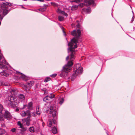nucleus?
I'll return each mask as SVG.
<instances>
[{
	"mask_svg": "<svg viewBox=\"0 0 135 135\" xmlns=\"http://www.w3.org/2000/svg\"><path fill=\"white\" fill-rule=\"evenodd\" d=\"M52 132L54 134H55L57 132V130L56 128L55 127V126L53 127L52 130Z\"/></svg>",
	"mask_w": 135,
	"mask_h": 135,
	"instance_id": "obj_20",
	"label": "nucleus"
},
{
	"mask_svg": "<svg viewBox=\"0 0 135 135\" xmlns=\"http://www.w3.org/2000/svg\"><path fill=\"white\" fill-rule=\"evenodd\" d=\"M17 124L21 128H23V124L20 121H19L17 122Z\"/></svg>",
	"mask_w": 135,
	"mask_h": 135,
	"instance_id": "obj_24",
	"label": "nucleus"
},
{
	"mask_svg": "<svg viewBox=\"0 0 135 135\" xmlns=\"http://www.w3.org/2000/svg\"><path fill=\"white\" fill-rule=\"evenodd\" d=\"M79 7L78 5L76 6V5H75L73 6L72 7H71V9L72 10H75L77 9L78 7Z\"/></svg>",
	"mask_w": 135,
	"mask_h": 135,
	"instance_id": "obj_25",
	"label": "nucleus"
},
{
	"mask_svg": "<svg viewBox=\"0 0 135 135\" xmlns=\"http://www.w3.org/2000/svg\"><path fill=\"white\" fill-rule=\"evenodd\" d=\"M57 12L58 13L63 15H65L66 16H68V14L64 12V11H61L59 8L57 10Z\"/></svg>",
	"mask_w": 135,
	"mask_h": 135,
	"instance_id": "obj_13",
	"label": "nucleus"
},
{
	"mask_svg": "<svg viewBox=\"0 0 135 135\" xmlns=\"http://www.w3.org/2000/svg\"><path fill=\"white\" fill-rule=\"evenodd\" d=\"M91 12V9L90 8H88L86 10V13H90Z\"/></svg>",
	"mask_w": 135,
	"mask_h": 135,
	"instance_id": "obj_26",
	"label": "nucleus"
},
{
	"mask_svg": "<svg viewBox=\"0 0 135 135\" xmlns=\"http://www.w3.org/2000/svg\"><path fill=\"white\" fill-rule=\"evenodd\" d=\"M27 108L30 110H32L33 109L32 103L31 102H30L28 103L27 105Z\"/></svg>",
	"mask_w": 135,
	"mask_h": 135,
	"instance_id": "obj_15",
	"label": "nucleus"
},
{
	"mask_svg": "<svg viewBox=\"0 0 135 135\" xmlns=\"http://www.w3.org/2000/svg\"><path fill=\"white\" fill-rule=\"evenodd\" d=\"M11 4L8 2L2 3L1 4V7L2 9H0V20H2L3 17L10 10L8 8Z\"/></svg>",
	"mask_w": 135,
	"mask_h": 135,
	"instance_id": "obj_3",
	"label": "nucleus"
},
{
	"mask_svg": "<svg viewBox=\"0 0 135 135\" xmlns=\"http://www.w3.org/2000/svg\"><path fill=\"white\" fill-rule=\"evenodd\" d=\"M36 113V114L38 115H40L41 113V111L39 106H37V107Z\"/></svg>",
	"mask_w": 135,
	"mask_h": 135,
	"instance_id": "obj_14",
	"label": "nucleus"
},
{
	"mask_svg": "<svg viewBox=\"0 0 135 135\" xmlns=\"http://www.w3.org/2000/svg\"><path fill=\"white\" fill-rule=\"evenodd\" d=\"M4 64H8L5 60H3V62L0 61V74L2 75H3L6 76H8V74L4 72L5 70L8 69L7 67Z\"/></svg>",
	"mask_w": 135,
	"mask_h": 135,
	"instance_id": "obj_4",
	"label": "nucleus"
},
{
	"mask_svg": "<svg viewBox=\"0 0 135 135\" xmlns=\"http://www.w3.org/2000/svg\"><path fill=\"white\" fill-rule=\"evenodd\" d=\"M43 100L46 102L49 103H51L52 101V100L50 99L47 96H46L44 98Z\"/></svg>",
	"mask_w": 135,
	"mask_h": 135,
	"instance_id": "obj_12",
	"label": "nucleus"
},
{
	"mask_svg": "<svg viewBox=\"0 0 135 135\" xmlns=\"http://www.w3.org/2000/svg\"><path fill=\"white\" fill-rule=\"evenodd\" d=\"M91 4L94 6L96 5L94 3V2L93 0H84V2L82 3L79 4L78 6L80 7H82L84 6H88Z\"/></svg>",
	"mask_w": 135,
	"mask_h": 135,
	"instance_id": "obj_8",
	"label": "nucleus"
},
{
	"mask_svg": "<svg viewBox=\"0 0 135 135\" xmlns=\"http://www.w3.org/2000/svg\"><path fill=\"white\" fill-rule=\"evenodd\" d=\"M34 84V82L33 81H31L30 82L28 83V86L31 87Z\"/></svg>",
	"mask_w": 135,
	"mask_h": 135,
	"instance_id": "obj_23",
	"label": "nucleus"
},
{
	"mask_svg": "<svg viewBox=\"0 0 135 135\" xmlns=\"http://www.w3.org/2000/svg\"><path fill=\"white\" fill-rule=\"evenodd\" d=\"M16 129L15 128H13L11 130V131H12V132H14L16 131Z\"/></svg>",
	"mask_w": 135,
	"mask_h": 135,
	"instance_id": "obj_36",
	"label": "nucleus"
},
{
	"mask_svg": "<svg viewBox=\"0 0 135 135\" xmlns=\"http://www.w3.org/2000/svg\"><path fill=\"white\" fill-rule=\"evenodd\" d=\"M2 58H1L0 60V61L1 60V59L2 60V62H3V60H5L4 57H3V55H2Z\"/></svg>",
	"mask_w": 135,
	"mask_h": 135,
	"instance_id": "obj_41",
	"label": "nucleus"
},
{
	"mask_svg": "<svg viewBox=\"0 0 135 135\" xmlns=\"http://www.w3.org/2000/svg\"><path fill=\"white\" fill-rule=\"evenodd\" d=\"M56 74H52L50 75L52 77V78H54L55 77V76H56Z\"/></svg>",
	"mask_w": 135,
	"mask_h": 135,
	"instance_id": "obj_35",
	"label": "nucleus"
},
{
	"mask_svg": "<svg viewBox=\"0 0 135 135\" xmlns=\"http://www.w3.org/2000/svg\"><path fill=\"white\" fill-rule=\"evenodd\" d=\"M16 110L17 111H19V109H16Z\"/></svg>",
	"mask_w": 135,
	"mask_h": 135,
	"instance_id": "obj_45",
	"label": "nucleus"
},
{
	"mask_svg": "<svg viewBox=\"0 0 135 135\" xmlns=\"http://www.w3.org/2000/svg\"><path fill=\"white\" fill-rule=\"evenodd\" d=\"M84 10V9H82V11H83Z\"/></svg>",
	"mask_w": 135,
	"mask_h": 135,
	"instance_id": "obj_46",
	"label": "nucleus"
},
{
	"mask_svg": "<svg viewBox=\"0 0 135 135\" xmlns=\"http://www.w3.org/2000/svg\"><path fill=\"white\" fill-rule=\"evenodd\" d=\"M47 96L50 99L52 100V101L53 100V99L55 97V95L54 94H52V93L49 94Z\"/></svg>",
	"mask_w": 135,
	"mask_h": 135,
	"instance_id": "obj_18",
	"label": "nucleus"
},
{
	"mask_svg": "<svg viewBox=\"0 0 135 135\" xmlns=\"http://www.w3.org/2000/svg\"><path fill=\"white\" fill-rule=\"evenodd\" d=\"M17 98L15 96H10L8 98V105L14 108L17 107V103L16 101L17 100Z\"/></svg>",
	"mask_w": 135,
	"mask_h": 135,
	"instance_id": "obj_6",
	"label": "nucleus"
},
{
	"mask_svg": "<svg viewBox=\"0 0 135 135\" xmlns=\"http://www.w3.org/2000/svg\"><path fill=\"white\" fill-rule=\"evenodd\" d=\"M64 101V100L63 99V98L61 99L60 100L59 102V104L61 105L62 104Z\"/></svg>",
	"mask_w": 135,
	"mask_h": 135,
	"instance_id": "obj_31",
	"label": "nucleus"
},
{
	"mask_svg": "<svg viewBox=\"0 0 135 135\" xmlns=\"http://www.w3.org/2000/svg\"><path fill=\"white\" fill-rule=\"evenodd\" d=\"M18 73L19 74H20L21 75V77L22 79L25 80H27V77L25 75L22 74V73H20V72H18Z\"/></svg>",
	"mask_w": 135,
	"mask_h": 135,
	"instance_id": "obj_17",
	"label": "nucleus"
},
{
	"mask_svg": "<svg viewBox=\"0 0 135 135\" xmlns=\"http://www.w3.org/2000/svg\"><path fill=\"white\" fill-rule=\"evenodd\" d=\"M61 28H62V30L63 32L64 33V35L65 36L66 35V34H65V32L64 31V28H63V27H62Z\"/></svg>",
	"mask_w": 135,
	"mask_h": 135,
	"instance_id": "obj_37",
	"label": "nucleus"
},
{
	"mask_svg": "<svg viewBox=\"0 0 135 135\" xmlns=\"http://www.w3.org/2000/svg\"><path fill=\"white\" fill-rule=\"evenodd\" d=\"M27 112H30V111H29L28 110L26 111V112L23 111L21 112L20 114L22 117H25L27 115Z\"/></svg>",
	"mask_w": 135,
	"mask_h": 135,
	"instance_id": "obj_16",
	"label": "nucleus"
},
{
	"mask_svg": "<svg viewBox=\"0 0 135 135\" xmlns=\"http://www.w3.org/2000/svg\"><path fill=\"white\" fill-rule=\"evenodd\" d=\"M5 133V131L3 129L0 128V135H2L4 134Z\"/></svg>",
	"mask_w": 135,
	"mask_h": 135,
	"instance_id": "obj_22",
	"label": "nucleus"
},
{
	"mask_svg": "<svg viewBox=\"0 0 135 135\" xmlns=\"http://www.w3.org/2000/svg\"><path fill=\"white\" fill-rule=\"evenodd\" d=\"M108 134V135H109V134Z\"/></svg>",
	"mask_w": 135,
	"mask_h": 135,
	"instance_id": "obj_48",
	"label": "nucleus"
},
{
	"mask_svg": "<svg viewBox=\"0 0 135 135\" xmlns=\"http://www.w3.org/2000/svg\"><path fill=\"white\" fill-rule=\"evenodd\" d=\"M71 34L75 36L76 38H78L81 35V31L80 30H78L77 31L75 30H73L71 32Z\"/></svg>",
	"mask_w": 135,
	"mask_h": 135,
	"instance_id": "obj_10",
	"label": "nucleus"
},
{
	"mask_svg": "<svg viewBox=\"0 0 135 135\" xmlns=\"http://www.w3.org/2000/svg\"><path fill=\"white\" fill-rule=\"evenodd\" d=\"M132 12H133V15H134V13H133V11H132Z\"/></svg>",
	"mask_w": 135,
	"mask_h": 135,
	"instance_id": "obj_47",
	"label": "nucleus"
},
{
	"mask_svg": "<svg viewBox=\"0 0 135 135\" xmlns=\"http://www.w3.org/2000/svg\"><path fill=\"white\" fill-rule=\"evenodd\" d=\"M76 70L73 75L71 76L72 78H74L78 74H81L83 71V68L80 67V65L79 64H78L76 65Z\"/></svg>",
	"mask_w": 135,
	"mask_h": 135,
	"instance_id": "obj_7",
	"label": "nucleus"
},
{
	"mask_svg": "<svg viewBox=\"0 0 135 135\" xmlns=\"http://www.w3.org/2000/svg\"><path fill=\"white\" fill-rule=\"evenodd\" d=\"M23 107H21L20 108L21 109H24L25 108L27 107V105L26 104H23Z\"/></svg>",
	"mask_w": 135,
	"mask_h": 135,
	"instance_id": "obj_32",
	"label": "nucleus"
},
{
	"mask_svg": "<svg viewBox=\"0 0 135 135\" xmlns=\"http://www.w3.org/2000/svg\"><path fill=\"white\" fill-rule=\"evenodd\" d=\"M5 86H8L9 85V84H4Z\"/></svg>",
	"mask_w": 135,
	"mask_h": 135,
	"instance_id": "obj_42",
	"label": "nucleus"
},
{
	"mask_svg": "<svg viewBox=\"0 0 135 135\" xmlns=\"http://www.w3.org/2000/svg\"><path fill=\"white\" fill-rule=\"evenodd\" d=\"M36 113H33L32 114V115L34 117H35L36 115Z\"/></svg>",
	"mask_w": 135,
	"mask_h": 135,
	"instance_id": "obj_39",
	"label": "nucleus"
},
{
	"mask_svg": "<svg viewBox=\"0 0 135 135\" xmlns=\"http://www.w3.org/2000/svg\"><path fill=\"white\" fill-rule=\"evenodd\" d=\"M44 122H43L42 123V125L43 126V127L44 126Z\"/></svg>",
	"mask_w": 135,
	"mask_h": 135,
	"instance_id": "obj_44",
	"label": "nucleus"
},
{
	"mask_svg": "<svg viewBox=\"0 0 135 135\" xmlns=\"http://www.w3.org/2000/svg\"><path fill=\"white\" fill-rule=\"evenodd\" d=\"M50 112L51 114H52L54 119L52 120L51 119H49V121L47 123V125L49 127H51L55 125L56 123L55 119H56L57 114L56 111L55 109V107L54 105L50 107Z\"/></svg>",
	"mask_w": 135,
	"mask_h": 135,
	"instance_id": "obj_2",
	"label": "nucleus"
},
{
	"mask_svg": "<svg viewBox=\"0 0 135 135\" xmlns=\"http://www.w3.org/2000/svg\"><path fill=\"white\" fill-rule=\"evenodd\" d=\"M29 131L31 133H34L35 131L34 128L33 126L30 127L29 128Z\"/></svg>",
	"mask_w": 135,
	"mask_h": 135,
	"instance_id": "obj_19",
	"label": "nucleus"
},
{
	"mask_svg": "<svg viewBox=\"0 0 135 135\" xmlns=\"http://www.w3.org/2000/svg\"><path fill=\"white\" fill-rule=\"evenodd\" d=\"M82 0H71L69 1L71 2H75L76 3H79L82 2Z\"/></svg>",
	"mask_w": 135,
	"mask_h": 135,
	"instance_id": "obj_21",
	"label": "nucleus"
},
{
	"mask_svg": "<svg viewBox=\"0 0 135 135\" xmlns=\"http://www.w3.org/2000/svg\"><path fill=\"white\" fill-rule=\"evenodd\" d=\"M79 21H77L76 22L78 23V24H77V25H76V27L77 28H79L80 27V25L78 23L79 22Z\"/></svg>",
	"mask_w": 135,
	"mask_h": 135,
	"instance_id": "obj_33",
	"label": "nucleus"
},
{
	"mask_svg": "<svg viewBox=\"0 0 135 135\" xmlns=\"http://www.w3.org/2000/svg\"><path fill=\"white\" fill-rule=\"evenodd\" d=\"M78 40L74 38H73L71 41L68 44L69 46L68 49V52L69 54L66 58V60H70L68 62L66 65L63 67L60 76L61 77L65 78L66 76L67 73L70 71L71 70V66L73 64V61L74 59L75 53V49L77 47L76 44L78 43Z\"/></svg>",
	"mask_w": 135,
	"mask_h": 135,
	"instance_id": "obj_1",
	"label": "nucleus"
},
{
	"mask_svg": "<svg viewBox=\"0 0 135 135\" xmlns=\"http://www.w3.org/2000/svg\"><path fill=\"white\" fill-rule=\"evenodd\" d=\"M46 9L45 8H42L39 9L38 10L39 11L41 12H44L45 11Z\"/></svg>",
	"mask_w": 135,
	"mask_h": 135,
	"instance_id": "obj_30",
	"label": "nucleus"
},
{
	"mask_svg": "<svg viewBox=\"0 0 135 135\" xmlns=\"http://www.w3.org/2000/svg\"><path fill=\"white\" fill-rule=\"evenodd\" d=\"M134 17L133 16V17H132V18L131 21V23H132L133 22L134 20Z\"/></svg>",
	"mask_w": 135,
	"mask_h": 135,
	"instance_id": "obj_38",
	"label": "nucleus"
},
{
	"mask_svg": "<svg viewBox=\"0 0 135 135\" xmlns=\"http://www.w3.org/2000/svg\"><path fill=\"white\" fill-rule=\"evenodd\" d=\"M51 3L54 6H56V4L55 3L51 2Z\"/></svg>",
	"mask_w": 135,
	"mask_h": 135,
	"instance_id": "obj_40",
	"label": "nucleus"
},
{
	"mask_svg": "<svg viewBox=\"0 0 135 135\" xmlns=\"http://www.w3.org/2000/svg\"><path fill=\"white\" fill-rule=\"evenodd\" d=\"M59 20L60 21H62L64 20V17L61 16H59L58 17Z\"/></svg>",
	"mask_w": 135,
	"mask_h": 135,
	"instance_id": "obj_29",
	"label": "nucleus"
},
{
	"mask_svg": "<svg viewBox=\"0 0 135 135\" xmlns=\"http://www.w3.org/2000/svg\"><path fill=\"white\" fill-rule=\"evenodd\" d=\"M10 92L13 95H15V90L14 89H11Z\"/></svg>",
	"mask_w": 135,
	"mask_h": 135,
	"instance_id": "obj_27",
	"label": "nucleus"
},
{
	"mask_svg": "<svg viewBox=\"0 0 135 135\" xmlns=\"http://www.w3.org/2000/svg\"><path fill=\"white\" fill-rule=\"evenodd\" d=\"M27 115L28 117L26 118L23 119L22 120V121L23 123L26 122V124L28 126L30 125V121L31 119L30 118L31 117V114L30 112H27Z\"/></svg>",
	"mask_w": 135,
	"mask_h": 135,
	"instance_id": "obj_9",
	"label": "nucleus"
},
{
	"mask_svg": "<svg viewBox=\"0 0 135 135\" xmlns=\"http://www.w3.org/2000/svg\"><path fill=\"white\" fill-rule=\"evenodd\" d=\"M50 80V78L49 77H47L44 80V81L45 82H47L48 81H49Z\"/></svg>",
	"mask_w": 135,
	"mask_h": 135,
	"instance_id": "obj_28",
	"label": "nucleus"
},
{
	"mask_svg": "<svg viewBox=\"0 0 135 135\" xmlns=\"http://www.w3.org/2000/svg\"><path fill=\"white\" fill-rule=\"evenodd\" d=\"M18 99L21 102H23L25 100V96L23 94H21L18 95Z\"/></svg>",
	"mask_w": 135,
	"mask_h": 135,
	"instance_id": "obj_11",
	"label": "nucleus"
},
{
	"mask_svg": "<svg viewBox=\"0 0 135 135\" xmlns=\"http://www.w3.org/2000/svg\"><path fill=\"white\" fill-rule=\"evenodd\" d=\"M3 107L2 104H0V111H2L3 110Z\"/></svg>",
	"mask_w": 135,
	"mask_h": 135,
	"instance_id": "obj_34",
	"label": "nucleus"
},
{
	"mask_svg": "<svg viewBox=\"0 0 135 135\" xmlns=\"http://www.w3.org/2000/svg\"><path fill=\"white\" fill-rule=\"evenodd\" d=\"M4 110V114L0 111V121L3 122L4 121V118L8 120H10L12 118V116L10 113L8 111Z\"/></svg>",
	"mask_w": 135,
	"mask_h": 135,
	"instance_id": "obj_5",
	"label": "nucleus"
},
{
	"mask_svg": "<svg viewBox=\"0 0 135 135\" xmlns=\"http://www.w3.org/2000/svg\"><path fill=\"white\" fill-rule=\"evenodd\" d=\"M71 26H72V27H74V24L73 23V24H72Z\"/></svg>",
	"mask_w": 135,
	"mask_h": 135,
	"instance_id": "obj_43",
	"label": "nucleus"
}]
</instances>
